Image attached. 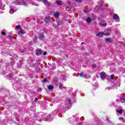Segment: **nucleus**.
<instances>
[{
    "instance_id": "f257e3e1",
    "label": "nucleus",
    "mask_w": 125,
    "mask_h": 125,
    "mask_svg": "<svg viewBox=\"0 0 125 125\" xmlns=\"http://www.w3.org/2000/svg\"><path fill=\"white\" fill-rule=\"evenodd\" d=\"M72 101L70 100H68L66 101L65 104L63 105H62V107H61V109L65 111V110H68L71 108V103Z\"/></svg>"
},
{
    "instance_id": "f03ea898",
    "label": "nucleus",
    "mask_w": 125,
    "mask_h": 125,
    "mask_svg": "<svg viewBox=\"0 0 125 125\" xmlns=\"http://www.w3.org/2000/svg\"><path fill=\"white\" fill-rule=\"evenodd\" d=\"M14 3L16 5H27L28 4L27 2L23 0H16Z\"/></svg>"
},
{
    "instance_id": "7ed1b4c3",
    "label": "nucleus",
    "mask_w": 125,
    "mask_h": 125,
    "mask_svg": "<svg viewBox=\"0 0 125 125\" xmlns=\"http://www.w3.org/2000/svg\"><path fill=\"white\" fill-rule=\"evenodd\" d=\"M110 35V33H109V31H107V33L104 32H99L97 34V37H102L103 36H109Z\"/></svg>"
},
{
    "instance_id": "20e7f679",
    "label": "nucleus",
    "mask_w": 125,
    "mask_h": 125,
    "mask_svg": "<svg viewBox=\"0 0 125 125\" xmlns=\"http://www.w3.org/2000/svg\"><path fill=\"white\" fill-rule=\"evenodd\" d=\"M113 19L115 20L116 22H120V17L117 14H114L112 17Z\"/></svg>"
},
{
    "instance_id": "39448f33",
    "label": "nucleus",
    "mask_w": 125,
    "mask_h": 125,
    "mask_svg": "<svg viewBox=\"0 0 125 125\" xmlns=\"http://www.w3.org/2000/svg\"><path fill=\"white\" fill-rule=\"evenodd\" d=\"M15 63V62L14 61H12L10 62L6 63V68H10V67H13V65H14Z\"/></svg>"
},
{
    "instance_id": "423d86ee",
    "label": "nucleus",
    "mask_w": 125,
    "mask_h": 125,
    "mask_svg": "<svg viewBox=\"0 0 125 125\" xmlns=\"http://www.w3.org/2000/svg\"><path fill=\"white\" fill-rule=\"evenodd\" d=\"M119 101L122 102V103H125V97L120 95V97L119 98Z\"/></svg>"
},
{
    "instance_id": "0eeeda50",
    "label": "nucleus",
    "mask_w": 125,
    "mask_h": 125,
    "mask_svg": "<svg viewBox=\"0 0 125 125\" xmlns=\"http://www.w3.org/2000/svg\"><path fill=\"white\" fill-rule=\"evenodd\" d=\"M44 38V35L43 34V33L39 34V40H40L41 41H42Z\"/></svg>"
},
{
    "instance_id": "6e6552de",
    "label": "nucleus",
    "mask_w": 125,
    "mask_h": 125,
    "mask_svg": "<svg viewBox=\"0 0 125 125\" xmlns=\"http://www.w3.org/2000/svg\"><path fill=\"white\" fill-rule=\"evenodd\" d=\"M46 23H49L51 21V17H46L44 20Z\"/></svg>"
},
{
    "instance_id": "1a4fd4ad",
    "label": "nucleus",
    "mask_w": 125,
    "mask_h": 125,
    "mask_svg": "<svg viewBox=\"0 0 125 125\" xmlns=\"http://www.w3.org/2000/svg\"><path fill=\"white\" fill-rule=\"evenodd\" d=\"M101 78L103 80L106 77V73L104 72H101L100 74Z\"/></svg>"
},
{
    "instance_id": "9d476101",
    "label": "nucleus",
    "mask_w": 125,
    "mask_h": 125,
    "mask_svg": "<svg viewBox=\"0 0 125 125\" xmlns=\"http://www.w3.org/2000/svg\"><path fill=\"white\" fill-rule=\"evenodd\" d=\"M35 51L36 55L38 56L42 54V51L41 50H36Z\"/></svg>"
},
{
    "instance_id": "9b49d317",
    "label": "nucleus",
    "mask_w": 125,
    "mask_h": 125,
    "mask_svg": "<svg viewBox=\"0 0 125 125\" xmlns=\"http://www.w3.org/2000/svg\"><path fill=\"white\" fill-rule=\"evenodd\" d=\"M4 6L5 5H2V1L0 0V9H2V10H4Z\"/></svg>"
},
{
    "instance_id": "f8f14e48",
    "label": "nucleus",
    "mask_w": 125,
    "mask_h": 125,
    "mask_svg": "<svg viewBox=\"0 0 125 125\" xmlns=\"http://www.w3.org/2000/svg\"><path fill=\"white\" fill-rule=\"evenodd\" d=\"M116 112H117V113H119V114H122V113H123V107H119L118 109L116 110Z\"/></svg>"
},
{
    "instance_id": "ddd939ff",
    "label": "nucleus",
    "mask_w": 125,
    "mask_h": 125,
    "mask_svg": "<svg viewBox=\"0 0 125 125\" xmlns=\"http://www.w3.org/2000/svg\"><path fill=\"white\" fill-rule=\"evenodd\" d=\"M120 84H121V80H119L118 81V82L117 83H115V86H116V87H119V86H120Z\"/></svg>"
},
{
    "instance_id": "4468645a",
    "label": "nucleus",
    "mask_w": 125,
    "mask_h": 125,
    "mask_svg": "<svg viewBox=\"0 0 125 125\" xmlns=\"http://www.w3.org/2000/svg\"><path fill=\"white\" fill-rule=\"evenodd\" d=\"M42 2L46 6H48L49 5V2L47 1V0H42Z\"/></svg>"
},
{
    "instance_id": "2eb2a0df",
    "label": "nucleus",
    "mask_w": 125,
    "mask_h": 125,
    "mask_svg": "<svg viewBox=\"0 0 125 125\" xmlns=\"http://www.w3.org/2000/svg\"><path fill=\"white\" fill-rule=\"evenodd\" d=\"M49 119H51V115L49 114L48 116L44 119L45 122H47Z\"/></svg>"
},
{
    "instance_id": "dca6fc26",
    "label": "nucleus",
    "mask_w": 125,
    "mask_h": 125,
    "mask_svg": "<svg viewBox=\"0 0 125 125\" xmlns=\"http://www.w3.org/2000/svg\"><path fill=\"white\" fill-rule=\"evenodd\" d=\"M1 54L2 55H4V56L7 55V52H6V51L2 50L1 52Z\"/></svg>"
},
{
    "instance_id": "f3484780",
    "label": "nucleus",
    "mask_w": 125,
    "mask_h": 125,
    "mask_svg": "<svg viewBox=\"0 0 125 125\" xmlns=\"http://www.w3.org/2000/svg\"><path fill=\"white\" fill-rule=\"evenodd\" d=\"M6 122H7V120H4L3 121H0V125H6Z\"/></svg>"
},
{
    "instance_id": "a211bd4d",
    "label": "nucleus",
    "mask_w": 125,
    "mask_h": 125,
    "mask_svg": "<svg viewBox=\"0 0 125 125\" xmlns=\"http://www.w3.org/2000/svg\"><path fill=\"white\" fill-rule=\"evenodd\" d=\"M59 15H60V14L58 12H56L54 14V17H55V18H58Z\"/></svg>"
},
{
    "instance_id": "6ab92c4d",
    "label": "nucleus",
    "mask_w": 125,
    "mask_h": 125,
    "mask_svg": "<svg viewBox=\"0 0 125 125\" xmlns=\"http://www.w3.org/2000/svg\"><path fill=\"white\" fill-rule=\"evenodd\" d=\"M80 77H83V78H86V74L83 73H80L79 74Z\"/></svg>"
},
{
    "instance_id": "aec40b11",
    "label": "nucleus",
    "mask_w": 125,
    "mask_h": 125,
    "mask_svg": "<svg viewBox=\"0 0 125 125\" xmlns=\"http://www.w3.org/2000/svg\"><path fill=\"white\" fill-rule=\"evenodd\" d=\"M19 35H24L25 34V31L23 29H21V31L18 32Z\"/></svg>"
},
{
    "instance_id": "412c9836",
    "label": "nucleus",
    "mask_w": 125,
    "mask_h": 125,
    "mask_svg": "<svg viewBox=\"0 0 125 125\" xmlns=\"http://www.w3.org/2000/svg\"><path fill=\"white\" fill-rule=\"evenodd\" d=\"M115 78V75L114 74H112L111 75V76H109V79H107V81H111V80H114Z\"/></svg>"
},
{
    "instance_id": "4be33fe9",
    "label": "nucleus",
    "mask_w": 125,
    "mask_h": 125,
    "mask_svg": "<svg viewBox=\"0 0 125 125\" xmlns=\"http://www.w3.org/2000/svg\"><path fill=\"white\" fill-rule=\"evenodd\" d=\"M59 111H58V110H57V109L54 110L52 112L53 114V116H55V115H56Z\"/></svg>"
},
{
    "instance_id": "5701e85b",
    "label": "nucleus",
    "mask_w": 125,
    "mask_h": 125,
    "mask_svg": "<svg viewBox=\"0 0 125 125\" xmlns=\"http://www.w3.org/2000/svg\"><path fill=\"white\" fill-rule=\"evenodd\" d=\"M111 89H114L113 87H108L105 88V91H108L109 90H111Z\"/></svg>"
},
{
    "instance_id": "b1692460",
    "label": "nucleus",
    "mask_w": 125,
    "mask_h": 125,
    "mask_svg": "<svg viewBox=\"0 0 125 125\" xmlns=\"http://www.w3.org/2000/svg\"><path fill=\"white\" fill-rule=\"evenodd\" d=\"M100 26H102V27H106V25H107V23L106 22L104 23H100Z\"/></svg>"
},
{
    "instance_id": "393cba45",
    "label": "nucleus",
    "mask_w": 125,
    "mask_h": 125,
    "mask_svg": "<svg viewBox=\"0 0 125 125\" xmlns=\"http://www.w3.org/2000/svg\"><path fill=\"white\" fill-rule=\"evenodd\" d=\"M59 88L62 90L64 89V87H63V85L61 83H60L59 84Z\"/></svg>"
},
{
    "instance_id": "a878e982",
    "label": "nucleus",
    "mask_w": 125,
    "mask_h": 125,
    "mask_svg": "<svg viewBox=\"0 0 125 125\" xmlns=\"http://www.w3.org/2000/svg\"><path fill=\"white\" fill-rule=\"evenodd\" d=\"M53 85H50L48 86V89H49L50 90H52V89H53Z\"/></svg>"
},
{
    "instance_id": "bb28decb",
    "label": "nucleus",
    "mask_w": 125,
    "mask_h": 125,
    "mask_svg": "<svg viewBox=\"0 0 125 125\" xmlns=\"http://www.w3.org/2000/svg\"><path fill=\"white\" fill-rule=\"evenodd\" d=\"M15 12V11L12 8H11V9L9 11L10 14H13V13H14Z\"/></svg>"
},
{
    "instance_id": "cd10ccee",
    "label": "nucleus",
    "mask_w": 125,
    "mask_h": 125,
    "mask_svg": "<svg viewBox=\"0 0 125 125\" xmlns=\"http://www.w3.org/2000/svg\"><path fill=\"white\" fill-rule=\"evenodd\" d=\"M119 120L123 121V123H125V119H124V117H119Z\"/></svg>"
},
{
    "instance_id": "c85d7f7f",
    "label": "nucleus",
    "mask_w": 125,
    "mask_h": 125,
    "mask_svg": "<svg viewBox=\"0 0 125 125\" xmlns=\"http://www.w3.org/2000/svg\"><path fill=\"white\" fill-rule=\"evenodd\" d=\"M86 22H87L88 23H89L90 22H91V19H90V18H88L87 19V20H86Z\"/></svg>"
},
{
    "instance_id": "c756f323",
    "label": "nucleus",
    "mask_w": 125,
    "mask_h": 125,
    "mask_svg": "<svg viewBox=\"0 0 125 125\" xmlns=\"http://www.w3.org/2000/svg\"><path fill=\"white\" fill-rule=\"evenodd\" d=\"M57 3L58 4V5H61L62 4V2L59 0L57 1Z\"/></svg>"
},
{
    "instance_id": "7c9ffc66",
    "label": "nucleus",
    "mask_w": 125,
    "mask_h": 125,
    "mask_svg": "<svg viewBox=\"0 0 125 125\" xmlns=\"http://www.w3.org/2000/svg\"><path fill=\"white\" fill-rule=\"evenodd\" d=\"M70 123L71 124H73V123H74V118H71L70 119Z\"/></svg>"
},
{
    "instance_id": "2f4dec72",
    "label": "nucleus",
    "mask_w": 125,
    "mask_h": 125,
    "mask_svg": "<svg viewBox=\"0 0 125 125\" xmlns=\"http://www.w3.org/2000/svg\"><path fill=\"white\" fill-rule=\"evenodd\" d=\"M105 41L106 42H110L111 40L110 39V38H106L105 39Z\"/></svg>"
},
{
    "instance_id": "473e14b6",
    "label": "nucleus",
    "mask_w": 125,
    "mask_h": 125,
    "mask_svg": "<svg viewBox=\"0 0 125 125\" xmlns=\"http://www.w3.org/2000/svg\"><path fill=\"white\" fill-rule=\"evenodd\" d=\"M16 28L18 29H19L20 30L21 29V27H20V25H18L16 26Z\"/></svg>"
},
{
    "instance_id": "72a5a7b5",
    "label": "nucleus",
    "mask_w": 125,
    "mask_h": 125,
    "mask_svg": "<svg viewBox=\"0 0 125 125\" xmlns=\"http://www.w3.org/2000/svg\"><path fill=\"white\" fill-rule=\"evenodd\" d=\"M83 55H84V56H88V55H89V54L88 53H85L83 54Z\"/></svg>"
},
{
    "instance_id": "f704fd0d",
    "label": "nucleus",
    "mask_w": 125,
    "mask_h": 125,
    "mask_svg": "<svg viewBox=\"0 0 125 125\" xmlns=\"http://www.w3.org/2000/svg\"><path fill=\"white\" fill-rule=\"evenodd\" d=\"M34 42H37V37H35V39H34Z\"/></svg>"
},
{
    "instance_id": "c9c22d12",
    "label": "nucleus",
    "mask_w": 125,
    "mask_h": 125,
    "mask_svg": "<svg viewBox=\"0 0 125 125\" xmlns=\"http://www.w3.org/2000/svg\"><path fill=\"white\" fill-rule=\"evenodd\" d=\"M1 34H2L3 36H5V32H4V31H2V32H1Z\"/></svg>"
},
{
    "instance_id": "e433bc0d",
    "label": "nucleus",
    "mask_w": 125,
    "mask_h": 125,
    "mask_svg": "<svg viewBox=\"0 0 125 125\" xmlns=\"http://www.w3.org/2000/svg\"><path fill=\"white\" fill-rule=\"evenodd\" d=\"M84 12L85 13H87V12H89V11H88V10H84Z\"/></svg>"
},
{
    "instance_id": "4c0bfd02",
    "label": "nucleus",
    "mask_w": 125,
    "mask_h": 125,
    "mask_svg": "<svg viewBox=\"0 0 125 125\" xmlns=\"http://www.w3.org/2000/svg\"><path fill=\"white\" fill-rule=\"evenodd\" d=\"M43 82L44 83H46V82H47V79H43Z\"/></svg>"
},
{
    "instance_id": "58836bf2",
    "label": "nucleus",
    "mask_w": 125,
    "mask_h": 125,
    "mask_svg": "<svg viewBox=\"0 0 125 125\" xmlns=\"http://www.w3.org/2000/svg\"><path fill=\"white\" fill-rule=\"evenodd\" d=\"M9 79H10V80H14V78H13L12 77V76H10V77H9Z\"/></svg>"
},
{
    "instance_id": "ea45409f",
    "label": "nucleus",
    "mask_w": 125,
    "mask_h": 125,
    "mask_svg": "<svg viewBox=\"0 0 125 125\" xmlns=\"http://www.w3.org/2000/svg\"><path fill=\"white\" fill-rule=\"evenodd\" d=\"M92 67L93 68H96V65H95V64H93L92 65Z\"/></svg>"
},
{
    "instance_id": "a19ab883",
    "label": "nucleus",
    "mask_w": 125,
    "mask_h": 125,
    "mask_svg": "<svg viewBox=\"0 0 125 125\" xmlns=\"http://www.w3.org/2000/svg\"><path fill=\"white\" fill-rule=\"evenodd\" d=\"M77 2H82V0H77Z\"/></svg>"
},
{
    "instance_id": "79ce46f5",
    "label": "nucleus",
    "mask_w": 125,
    "mask_h": 125,
    "mask_svg": "<svg viewBox=\"0 0 125 125\" xmlns=\"http://www.w3.org/2000/svg\"><path fill=\"white\" fill-rule=\"evenodd\" d=\"M38 91H42V88H39L38 90Z\"/></svg>"
},
{
    "instance_id": "37998d69",
    "label": "nucleus",
    "mask_w": 125,
    "mask_h": 125,
    "mask_svg": "<svg viewBox=\"0 0 125 125\" xmlns=\"http://www.w3.org/2000/svg\"><path fill=\"white\" fill-rule=\"evenodd\" d=\"M38 100H39V99L36 98L35 99L34 101H38Z\"/></svg>"
},
{
    "instance_id": "c03bdc74",
    "label": "nucleus",
    "mask_w": 125,
    "mask_h": 125,
    "mask_svg": "<svg viewBox=\"0 0 125 125\" xmlns=\"http://www.w3.org/2000/svg\"><path fill=\"white\" fill-rule=\"evenodd\" d=\"M43 55H46V52H44L43 53Z\"/></svg>"
},
{
    "instance_id": "a18cd8bd",
    "label": "nucleus",
    "mask_w": 125,
    "mask_h": 125,
    "mask_svg": "<svg viewBox=\"0 0 125 125\" xmlns=\"http://www.w3.org/2000/svg\"><path fill=\"white\" fill-rule=\"evenodd\" d=\"M57 25L58 26H60L61 25V24L59 23V22H57Z\"/></svg>"
},
{
    "instance_id": "49530a36",
    "label": "nucleus",
    "mask_w": 125,
    "mask_h": 125,
    "mask_svg": "<svg viewBox=\"0 0 125 125\" xmlns=\"http://www.w3.org/2000/svg\"><path fill=\"white\" fill-rule=\"evenodd\" d=\"M9 39H14L13 36H9Z\"/></svg>"
},
{
    "instance_id": "de8ad7c7",
    "label": "nucleus",
    "mask_w": 125,
    "mask_h": 125,
    "mask_svg": "<svg viewBox=\"0 0 125 125\" xmlns=\"http://www.w3.org/2000/svg\"><path fill=\"white\" fill-rule=\"evenodd\" d=\"M10 56H15V54H12V55H10Z\"/></svg>"
},
{
    "instance_id": "09e8293b",
    "label": "nucleus",
    "mask_w": 125,
    "mask_h": 125,
    "mask_svg": "<svg viewBox=\"0 0 125 125\" xmlns=\"http://www.w3.org/2000/svg\"><path fill=\"white\" fill-rule=\"evenodd\" d=\"M66 10L67 11H69V8H66Z\"/></svg>"
},
{
    "instance_id": "8fccbe9b",
    "label": "nucleus",
    "mask_w": 125,
    "mask_h": 125,
    "mask_svg": "<svg viewBox=\"0 0 125 125\" xmlns=\"http://www.w3.org/2000/svg\"><path fill=\"white\" fill-rule=\"evenodd\" d=\"M16 120H17V122H19V119H18V118H17Z\"/></svg>"
},
{
    "instance_id": "3c124183",
    "label": "nucleus",
    "mask_w": 125,
    "mask_h": 125,
    "mask_svg": "<svg viewBox=\"0 0 125 125\" xmlns=\"http://www.w3.org/2000/svg\"><path fill=\"white\" fill-rule=\"evenodd\" d=\"M23 52H25V51H21V53H23Z\"/></svg>"
},
{
    "instance_id": "603ef678",
    "label": "nucleus",
    "mask_w": 125,
    "mask_h": 125,
    "mask_svg": "<svg viewBox=\"0 0 125 125\" xmlns=\"http://www.w3.org/2000/svg\"><path fill=\"white\" fill-rule=\"evenodd\" d=\"M2 62V60H0V63H1Z\"/></svg>"
},
{
    "instance_id": "864d4df0",
    "label": "nucleus",
    "mask_w": 125,
    "mask_h": 125,
    "mask_svg": "<svg viewBox=\"0 0 125 125\" xmlns=\"http://www.w3.org/2000/svg\"><path fill=\"white\" fill-rule=\"evenodd\" d=\"M106 121H107V122H109V119L107 118Z\"/></svg>"
},
{
    "instance_id": "5fc2aeb1",
    "label": "nucleus",
    "mask_w": 125,
    "mask_h": 125,
    "mask_svg": "<svg viewBox=\"0 0 125 125\" xmlns=\"http://www.w3.org/2000/svg\"><path fill=\"white\" fill-rule=\"evenodd\" d=\"M83 43H84V42H83L81 44H83Z\"/></svg>"
},
{
    "instance_id": "6e6d98bb",
    "label": "nucleus",
    "mask_w": 125,
    "mask_h": 125,
    "mask_svg": "<svg viewBox=\"0 0 125 125\" xmlns=\"http://www.w3.org/2000/svg\"><path fill=\"white\" fill-rule=\"evenodd\" d=\"M66 57H68V55H66Z\"/></svg>"
}]
</instances>
